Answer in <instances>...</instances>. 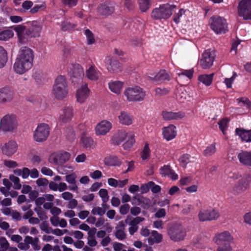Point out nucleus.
Returning a JSON list of instances; mask_svg holds the SVG:
<instances>
[{"instance_id":"f257e3e1","label":"nucleus","mask_w":251,"mask_h":251,"mask_svg":"<svg viewBox=\"0 0 251 251\" xmlns=\"http://www.w3.org/2000/svg\"><path fill=\"white\" fill-rule=\"evenodd\" d=\"M33 58L32 50L28 47H24L14 64L15 72L21 75L29 70L33 65Z\"/></svg>"},{"instance_id":"f03ea898","label":"nucleus","mask_w":251,"mask_h":251,"mask_svg":"<svg viewBox=\"0 0 251 251\" xmlns=\"http://www.w3.org/2000/svg\"><path fill=\"white\" fill-rule=\"evenodd\" d=\"M53 94L57 100H62L68 93V86L67 79L64 75H59L55 80L53 86Z\"/></svg>"},{"instance_id":"7ed1b4c3","label":"nucleus","mask_w":251,"mask_h":251,"mask_svg":"<svg viewBox=\"0 0 251 251\" xmlns=\"http://www.w3.org/2000/svg\"><path fill=\"white\" fill-rule=\"evenodd\" d=\"M175 5L164 4L160 5L159 7L154 8L151 12V17L155 20L169 18L172 14L173 9L175 8Z\"/></svg>"},{"instance_id":"20e7f679","label":"nucleus","mask_w":251,"mask_h":251,"mask_svg":"<svg viewBox=\"0 0 251 251\" xmlns=\"http://www.w3.org/2000/svg\"><path fill=\"white\" fill-rule=\"evenodd\" d=\"M124 95L128 101H141L146 96V92L139 86L128 87L124 92Z\"/></svg>"},{"instance_id":"39448f33","label":"nucleus","mask_w":251,"mask_h":251,"mask_svg":"<svg viewBox=\"0 0 251 251\" xmlns=\"http://www.w3.org/2000/svg\"><path fill=\"white\" fill-rule=\"evenodd\" d=\"M210 28L216 34H224L227 31V24L226 19L219 16H213L209 20Z\"/></svg>"},{"instance_id":"423d86ee","label":"nucleus","mask_w":251,"mask_h":251,"mask_svg":"<svg viewBox=\"0 0 251 251\" xmlns=\"http://www.w3.org/2000/svg\"><path fill=\"white\" fill-rule=\"evenodd\" d=\"M68 72L72 82L74 85L82 82L84 73L83 68L80 65L77 63L71 64Z\"/></svg>"},{"instance_id":"0eeeda50","label":"nucleus","mask_w":251,"mask_h":251,"mask_svg":"<svg viewBox=\"0 0 251 251\" xmlns=\"http://www.w3.org/2000/svg\"><path fill=\"white\" fill-rule=\"evenodd\" d=\"M168 234L172 240L178 242L184 239L186 232L181 225L175 224L169 227Z\"/></svg>"},{"instance_id":"6e6552de","label":"nucleus","mask_w":251,"mask_h":251,"mask_svg":"<svg viewBox=\"0 0 251 251\" xmlns=\"http://www.w3.org/2000/svg\"><path fill=\"white\" fill-rule=\"evenodd\" d=\"M50 133V128L48 124H39L34 132V140L37 142H43L47 139Z\"/></svg>"},{"instance_id":"1a4fd4ad","label":"nucleus","mask_w":251,"mask_h":251,"mask_svg":"<svg viewBox=\"0 0 251 251\" xmlns=\"http://www.w3.org/2000/svg\"><path fill=\"white\" fill-rule=\"evenodd\" d=\"M16 126V118L14 115H6L0 120V129L4 132L12 131Z\"/></svg>"},{"instance_id":"9d476101","label":"nucleus","mask_w":251,"mask_h":251,"mask_svg":"<svg viewBox=\"0 0 251 251\" xmlns=\"http://www.w3.org/2000/svg\"><path fill=\"white\" fill-rule=\"evenodd\" d=\"M220 216L219 210L216 208H209L200 210L198 217L201 222L217 220Z\"/></svg>"},{"instance_id":"9b49d317","label":"nucleus","mask_w":251,"mask_h":251,"mask_svg":"<svg viewBox=\"0 0 251 251\" xmlns=\"http://www.w3.org/2000/svg\"><path fill=\"white\" fill-rule=\"evenodd\" d=\"M234 238L228 231L216 233L213 238V242L218 246L231 245Z\"/></svg>"},{"instance_id":"f8f14e48","label":"nucleus","mask_w":251,"mask_h":251,"mask_svg":"<svg viewBox=\"0 0 251 251\" xmlns=\"http://www.w3.org/2000/svg\"><path fill=\"white\" fill-rule=\"evenodd\" d=\"M238 14L244 20H251V0H242L239 2Z\"/></svg>"},{"instance_id":"ddd939ff","label":"nucleus","mask_w":251,"mask_h":251,"mask_svg":"<svg viewBox=\"0 0 251 251\" xmlns=\"http://www.w3.org/2000/svg\"><path fill=\"white\" fill-rule=\"evenodd\" d=\"M215 53L211 50H206L201 55L200 64L204 69H209L213 64L215 59Z\"/></svg>"},{"instance_id":"4468645a","label":"nucleus","mask_w":251,"mask_h":251,"mask_svg":"<svg viewBox=\"0 0 251 251\" xmlns=\"http://www.w3.org/2000/svg\"><path fill=\"white\" fill-rule=\"evenodd\" d=\"M251 184V176L247 175L239 180L233 188L234 195H238L248 189Z\"/></svg>"},{"instance_id":"2eb2a0df","label":"nucleus","mask_w":251,"mask_h":251,"mask_svg":"<svg viewBox=\"0 0 251 251\" xmlns=\"http://www.w3.org/2000/svg\"><path fill=\"white\" fill-rule=\"evenodd\" d=\"M115 4L111 1H105L100 4L97 8L98 12L100 15L108 16L115 11Z\"/></svg>"},{"instance_id":"dca6fc26","label":"nucleus","mask_w":251,"mask_h":251,"mask_svg":"<svg viewBox=\"0 0 251 251\" xmlns=\"http://www.w3.org/2000/svg\"><path fill=\"white\" fill-rule=\"evenodd\" d=\"M148 77L150 80L157 83L168 81L171 78L170 75L165 70H160L157 73L150 74Z\"/></svg>"},{"instance_id":"f3484780","label":"nucleus","mask_w":251,"mask_h":251,"mask_svg":"<svg viewBox=\"0 0 251 251\" xmlns=\"http://www.w3.org/2000/svg\"><path fill=\"white\" fill-rule=\"evenodd\" d=\"M163 119L165 121H177L182 119L185 116L184 112L172 111L168 110H163L161 113Z\"/></svg>"},{"instance_id":"a211bd4d","label":"nucleus","mask_w":251,"mask_h":251,"mask_svg":"<svg viewBox=\"0 0 251 251\" xmlns=\"http://www.w3.org/2000/svg\"><path fill=\"white\" fill-rule=\"evenodd\" d=\"M90 90L88 85L85 83L78 89L76 93L77 101L79 103H84L89 95Z\"/></svg>"},{"instance_id":"6ab92c4d","label":"nucleus","mask_w":251,"mask_h":251,"mask_svg":"<svg viewBox=\"0 0 251 251\" xmlns=\"http://www.w3.org/2000/svg\"><path fill=\"white\" fill-rule=\"evenodd\" d=\"M163 137L167 141L174 139L177 135L176 127L174 125H170L162 128Z\"/></svg>"},{"instance_id":"aec40b11","label":"nucleus","mask_w":251,"mask_h":251,"mask_svg":"<svg viewBox=\"0 0 251 251\" xmlns=\"http://www.w3.org/2000/svg\"><path fill=\"white\" fill-rule=\"evenodd\" d=\"M235 135L238 136L243 142H251V129L246 130L243 128L238 127L235 129Z\"/></svg>"},{"instance_id":"412c9836","label":"nucleus","mask_w":251,"mask_h":251,"mask_svg":"<svg viewBox=\"0 0 251 251\" xmlns=\"http://www.w3.org/2000/svg\"><path fill=\"white\" fill-rule=\"evenodd\" d=\"M128 133L124 130H119L112 137L110 142L113 145H119L127 137Z\"/></svg>"},{"instance_id":"4be33fe9","label":"nucleus","mask_w":251,"mask_h":251,"mask_svg":"<svg viewBox=\"0 0 251 251\" xmlns=\"http://www.w3.org/2000/svg\"><path fill=\"white\" fill-rule=\"evenodd\" d=\"M17 149V144L16 142L11 140L4 144V146L2 147V151L4 154L10 156L16 152Z\"/></svg>"},{"instance_id":"5701e85b","label":"nucleus","mask_w":251,"mask_h":251,"mask_svg":"<svg viewBox=\"0 0 251 251\" xmlns=\"http://www.w3.org/2000/svg\"><path fill=\"white\" fill-rule=\"evenodd\" d=\"M160 174L162 176H168L173 180L178 179V175L169 165H164L160 168Z\"/></svg>"},{"instance_id":"b1692460","label":"nucleus","mask_w":251,"mask_h":251,"mask_svg":"<svg viewBox=\"0 0 251 251\" xmlns=\"http://www.w3.org/2000/svg\"><path fill=\"white\" fill-rule=\"evenodd\" d=\"M111 127V124L109 122L103 121L97 126L96 133L98 135H105L109 131Z\"/></svg>"},{"instance_id":"393cba45","label":"nucleus","mask_w":251,"mask_h":251,"mask_svg":"<svg viewBox=\"0 0 251 251\" xmlns=\"http://www.w3.org/2000/svg\"><path fill=\"white\" fill-rule=\"evenodd\" d=\"M13 92L8 87H5L0 89V102H6L12 100Z\"/></svg>"},{"instance_id":"a878e982","label":"nucleus","mask_w":251,"mask_h":251,"mask_svg":"<svg viewBox=\"0 0 251 251\" xmlns=\"http://www.w3.org/2000/svg\"><path fill=\"white\" fill-rule=\"evenodd\" d=\"M123 158L116 155H110L104 158V161L105 165L110 166L119 167L122 163Z\"/></svg>"},{"instance_id":"bb28decb","label":"nucleus","mask_w":251,"mask_h":251,"mask_svg":"<svg viewBox=\"0 0 251 251\" xmlns=\"http://www.w3.org/2000/svg\"><path fill=\"white\" fill-rule=\"evenodd\" d=\"M100 73L93 65L90 66L86 71V76L88 79L92 81H97L99 79Z\"/></svg>"},{"instance_id":"cd10ccee","label":"nucleus","mask_w":251,"mask_h":251,"mask_svg":"<svg viewBox=\"0 0 251 251\" xmlns=\"http://www.w3.org/2000/svg\"><path fill=\"white\" fill-rule=\"evenodd\" d=\"M73 117V108L70 106L66 107L63 109V113L60 116V120L63 123H66L70 121Z\"/></svg>"},{"instance_id":"c85d7f7f","label":"nucleus","mask_w":251,"mask_h":251,"mask_svg":"<svg viewBox=\"0 0 251 251\" xmlns=\"http://www.w3.org/2000/svg\"><path fill=\"white\" fill-rule=\"evenodd\" d=\"M41 29V26L37 22H34L32 24L31 26L26 30V34L31 37L39 36Z\"/></svg>"},{"instance_id":"c756f323","label":"nucleus","mask_w":251,"mask_h":251,"mask_svg":"<svg viewBox=\"0 0 251 251\" xmlns=\"http://www.w3.org/2000/svg\"><path fill=\"white\" fill-rule=\"evenodd\" d=\"M240 162L246 166H251V152L242 151L238 154Z\"/></svg>"},{"instance_id":"7c9ffc66","label":"nucleus","mask_w":251,"mask_h":251,"mask_svg":"<svg viewBox=\"0 0 251 251\" xmlns=\"http://www.w3.org/2000/svg\"><path fill=\"white\" fill-rule=\"evenodd\" d=\"M107 69L111 73H118L122 70L121 64L117 60L110 59L109 64L107 66Z\"/></svg>"},{"instance_id":"2f4dec72","label":"nucleus","mask_w":251,"mask_h":251,"mask_svg":"<svg viewBox=\"0 0 251 251\" xmlns=\"http://www.w3.org/2000/svg\"><path fill=\"white\" fill-rule=\"evenodd\" d=\"M109 89L113 93L117 94L121 93L123 82L120 81H114L109 82L108 83Z\"/></svg>"},{"instance_id":"473e14b6","label":"nucleus","mask_w":251,"mask_h":251,"mask_svg":"<svg viewBox=\"0 0 251 251\" xmlns=\"http://www.w3.org/2000/svg\"><path fill=\"white\" fill-rule=\"evenodd\" d=\"M13 29L17 33L19 42L21 43H25V39L24 34L25 30V26L22 25H17L14 26Z\"/></svg>"},{"instance_id":"72a5a7b5","label":"nucleus","mask_w":251,"mask_h":251,"mask_svg":"<svg viewBox=\"0 0 251 251\" xmlns=\"http://www.w3.org/2000/svg\"><path fill=\"white\" fill-rule=\"evenodd\" d=\"M120 122L125 125H131L132 123V117L126 112L122 111L119 116Z\"/></svg>"},{"instance_id":"f704fd0d","label":"nucleus","mask_w":251,"mask_h":251,"mask_svg":"<svg viewBox=\"0 0 251 251\" xmlns=\"http://www.w3.org/2000/svg\"><path fill=\"white\" fill-rule=\"evenodd\" d=\"M162 240V236L156 230L151 232V237L148 239V242L150 244L152 245L154 243H159Z\"/></svg>"},{"instance_id":"c9c22d12","label":"nucleus","mask_w":251,"mask_h":251,"mask_svg":"<svg viewBox=\"0 0 251 251\" xmlns=\"http://www.w3.org/2000/svg\"><path fill=\"white\" fill-rule=\"evenodd\" d=\"M213 75L214 74L213 73L209 75H201L199 76L198 80L206 86H209L212 83Z\"/></svg>"},{"instance_id":"e433bc0d","label":"nucleus","mask_w":251,"mask_h":251,"mask_svg":"<svg viewBox=\"0 0 251 251\" xmlns=\"http://www.w3.org/2000/svg\"><path fill=\"white\" fill-rule=\"evenodd\" d=\"M134 137L135 136L133 134L131 133L128 134L126 137L128 138V140L123 145V147L125 150H129L133 146L135 142Z\"/></svg>"},{"instance_id":"4c0bfd02","label":"nucleus","mask_w":251,"mask_h":251,"mask_svg":"<svg viewBox=\"0 0 251 251\" xmlns=\"http://www.w3.org/2000/svg\"><path fill=\"white\" fill-rule=\"evenodd\" d=\"M7 61V53L3 47L0 46V68L3 67Z\"/></svg>"},{"instance_id":"58836bf2","label":"nucleus","mask_w":251,"mask_h":251,"mask_svg":"<svg viewBox=\"0 0 251 251\" xmlns=\"http://www.w3.org/2000/svg\"><path fill=\"white\" fill-rule=\"evenodd\" d=\"M13 32L10 29H6L0 32V40L6 41L13 36Z\"/></svg>"},{"instance_id":"ea45409f","label":"nucleus","mask_w":251,"mask_h":251,"mask_svg":"<svg viewBox=\"0 0 251 251\" xmlns=\"http://www.w3.org/2000/svg\"><path fill=\"white\" fill-rule=\"evenodd\" d=\"M140 8L142 12L147 11L151 6L150 0H138Z\"/></svg>"},{"instance_id":"a19ab883","label":"nucleus","mask_w":251,"mask_h":251,"mask_svg":"<svg viewBox=\"0 0 251 251\" xmlns=\"http://www.w3.org/2000/svg\"><path fill=\"white\" fill-rule=\"evenodd\" d=\"M229 120L227 118H225L220 120L218 122V125L220 129L222 131L223 134H225V131L227 128Z\"/></svg>"},{"instance_id":"79ce46f5","label":"nucleus","mask_w":251,"mask_h":251,"mask_svg":"<svg viewBox=\"0 0 251 251\" xmlns=\"http://www.w3.org/2000/svg\"><path fill=\"white\" fill-rule=\"evenodd\" d=\"M47 7L46 4L45 2H42L40 4H36L34 6L31 8L30 12L34 14L38 12L39 11H44L46 10Z\"/></svg>"},{"instance_id":"37998d69","label":"nucleus","mask_w":251,"mask_h":251,"mask_svg":"<svg viewBox=\"0 0 251 251\" xmlns=\"http://www.w3.org/2000/svg\"><path fill=\"white\" fill-rule=\"evenodd\" d=\"M216 151V148L215 144H211L206 148L203 151V154L205 156H209L214 154Z\"/></svg>"},{"instance_id":"c03bdc74","label":"nucleus","mask_w":251,"mask_h":251,"mask_svg":"<svg viewBox=\"0 0 251 251\" xmlns=\"http://www.w3.org/2000/svg\"><path fill=\"white\" fill-rule=\"evenodd\" d=\"M66 139L70 141L73 142L75 139V134L72 127H68L66 130Z\"/></svg>"},{"instance_id":"a18cd8bd","label":"nucleus","mask_w":251,"mask_h":251,"mask_svg":"<svg viewBox=\"0 0 251 251\" xmlns=\"http://www.w3.org/2000/svg\"><path fill=\"white\" fill-rule=\"evenodd\" d=\"M151 154V150L149 148V145L146 143L144 146L143 150L141 153V158L143 160L147 159Z\"/></svg>"},{"instance_id":"49530a36","label":"nucleus","mask_w":251,"mask_h":251,"mask_svg":"<svg viewBox=\"0 0 251 251\" xmlns=\"http://www.w3.org/2000/svg\"><path fill=\"white\" fill-rule=\"evenodd\" d=\"M9 178L10 180V181L14 183V189L16 190H19L21 188L22 185L20 184V179L18 177L13 175H11L9 176Z\"/></svg>"},{"instance_id":"de8ad7c7","label":"nucleus","mask_w":251,"mask_h":251,"mask_svg":"<svg viewBox=\"0 0 251 251\" xmlns=\"http://www.w3.org/2000/svg\"><path fill=\"white\" fill-rule=\"evenodd\" d=\"M103 208L97 206L93 208L91 210V213L93 215H99L100 216H102L105 214V209L104 208L105 204L103 203L102 204Z\"/></svg>"},{"instance_id":"09e8293b","label":"nucleus","mask_w":251,"mask_h":251,"mask_svg":"<svg viewBox=\"0 0 251 251\" xmlns=\"http://www.w3.org/2000/svg\"><path fill=\"white\" fill-rule=\"evenodd\" d=\"M81 141L83 146L86 148H91L93 145V140L90 137H82Z\"/></svg>"},{"instance_id":"8fccbe9b","label":"nucleus","mask_w":251,"mask_h":251,"mask_svg":"<svg viewBox=\"0 0 251 251\" xmlns=\"http://www.w3.org/2000/svg\"><path fill=\"white\" fill-rule=\"evenodd\" d=\"M191 156L189 154H183L179 159L181 165L182 167H185L186 165L190 162Z\"/></svg>"},{"instance_id":"3c124183","label":"nucleus","mask_w":251,"mask_h":251,"mask_svg":"<svg viewBox=\"0 0 251 251\" xmlns=\"http://www.w3.org/2000/svg\"><path fill=\"white\" fill-rule=\"evenodd\" d=\"M100 197L101 198V200L103 203H106L109 200V196L108 195V191L105 189H101L99 192Z\"/></svg>"},{"instance_id":"603ef678","label":"nucleus","mask_w":251,"mask_h":251,"mask_svg":"<svg viewBox=\"0 0 251 251\" xmlns=\"http://www.w3.org/2000/svg\"><path fill=\"white\" fill-rule=\"evenodd\" d=\"M87 39L88 45H92L95 42V39L93 33L89 29H87L84 32Z\"/></svg>"},{"instance_id":"864d4df0","label":"nucleus","mask_w":251,"mask_h":251,"mask_svg":"<svg viewBox=\"0 0 251 251\" xmlns=\"http://www.w3.org/2000/svg\"><path fill=\"white\" fill-rule=\"evenodd\" d=\"M114 235L116 238L120 241L124 240L126 238V233L123 230L116 229Z\"/></svg>"},{"instance_id":"5fc2aeb1","label":"nucleus","mask_w":251,"mask_h":251,"mask_svg":"<svg viewBox=\"0 0 251 251\" xmlns=\"http://www.w3.org/2000/svg\"><path fill=\"white\" fill-rule=\"evenodd\" d=\"M66 181L70 184H75L76 183V175L73 173L66 176Z\"/></svg>"},{"instance_id":"6e6d98bb","label":"nucleus","mask_w":251,"mask_h":251,"mask_svg":"<svg viewBox=\"0 0 251 251\" xmlns=\"http://www.w3.org/2000/svg\"><path fill=\"white\" fill-rule=\"evenodd\" d=\"M40 227L42 230L48 234L50 233L52 230V228L49 226V224L46 221L40 224Z\"/></svg>"},{"instance_id":"4d7b16f0","label":"nucleus","mask_w":251,"mask_h":251,"mask_svg":"<svg viewBox=\"0 0 251 251\" xmlns=\"http://www.w3.org/2000/svg\"><path fill=\"white\" fill-rule=\"evenodd\" d=\"M154 91L156 95L162 96L168 94L170 90L166 88H161L160 87H158L155 89Z\"/></svg>"},{"instance_id":"13d9d810","label":"nucleus","mask_w":251,"mask_h":251,"mask_svg":"<svg viewBox=\"0 0 251 251\" xmlns=\"http://www.w3.org/2000/svg\"><path fill=\"white\" fill-rule=\"evenodd\" d=\"M153 185H154V182L153 181H150L147 184H143L141 186L142 193L144 194L148 192L151 189V187Z\"/></svg>"},{"instance_id":"bf43d9fd","label":"nucleus","mask_w":251,"mask_h":251,"mask_svg":"<svg viewBox=\"0 0 251 251\" xmlns=\"http://www.w3.org/2000/svg\"><path fill=\"white\" fill-rule=\"evenodd\" d=\"M130 209V205L129 204L125 203L122 205L120 207V213L122 215H126V214Z\"/></svg>"},{"instance_id":"052dcab7","label":"nucleus","mask_w":251,"mask_h":251,"mask_svg":"<svg viewBox=\"0 0 251 251\" xmlns=\"http://www.w3.org/2000/svg\"><path fill=\"white\" fill-rule=\"evenodd\" d=\"M39 195V193L36 190L31 191L28 195L29 199L27 200V202L35 201Z\"/></svg>"},{"instance_id":"680f3d73","label":"nucleus","mask_w":251,"mask_h":251,"mask_svg":"<svg viewBox=\"0 0 251 251\" xmlns=\"http://www.w3.org/2000/svg\"><path fill=\"white\" fill-rule=\"evenodd\" d=\"M61 27L63 31H66L73 29L75 25L69 22H63L62 23Z\"/></svg>"},{"instance_id":"e2e57ef3","label":"nucleus","mask_w":251,"mask_h":251,"mask_svg":"<svg viewBox=\"0 0 251 251\" xmlns=\"http://www.w3.org/2000/svg\"><path fill=\"white\" fill-rule=\"evenodd\" d=\"M36 182L39 186H46L49 183L48 180L45 178H38Z\"/></svg>"},{"instance_id":"0e129e2a","label":"nucleus","mask_w":251,"mask_h":251,"mask_svg":"<svg viewBox=\"0 0 251 251\" xmlns=\"http://www.w3.org/2000/svg\"><path fill=\"white\" fill-rule=\"evenodd\" d=\"M4 164L9 168H14L18 166L17 162L13 160H5Z\"/></svg>"},{"instance_id":"69168bd1","label":"nucleus","mask_w":251,"mask_h":251,"mask_svg":"<svg viewBox=\"0 0 251 251\" xmlns=\"http://www.w3.org/2000/svg\"><path fill=\"white\" fill-rule=\"evenodd\" d=\"M62 2L64 4L72 7L76 5L77 0H62Z\"/></svg>"},{"instance_id":"338daca9","label":"nucleus","mask_w":251,"mask_h":251,"mask_svg":"<svg viewBox=\"0 0 251 251\" xmlns=\"http://www.w3.org/2000/svg\"><path fill=\"white\" fill-rule=\"evenodd\" d=\"M166 214L165 209L164 208H160L154 214L155 218H161L164 217Z\"/></svg>"},{"instance_id":"774afa93","label":"nucleus","mask_w":251,"mask_h":251,"mask_svg":"<svg viewBox=\"0 0 251 251\" xmlns=\"http://www.w3.org/2000/svg\"><path fill=\"white\" fill-rule=\"evenodd\" d=\"M216 251H232L231 245L218 246Z\"/></svg>"}]
</instances>
